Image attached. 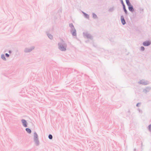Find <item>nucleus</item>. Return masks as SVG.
Returning a JSON list of instances; mask_svg holds the SVG:
<instances>
[{
	"mask_svg": "<svg viewBox=\"0 0 151 151\" xmlns=\"http://www.w3.org/2000/svg\"><path fill=\"white\" fill-rule=\"evenodd\" d=\"M1 58L4 60H6V59L4 55H2L1 56Z\"/></svg>",
	"mask_w": 151,
	"mask_h": 151,
	"instance_id": "obj_9",
	"label": "nucleus"
},
{
	"mask_svg": "<svg viewBox=\"0 0 151 151\" xmlns=\"http://www.w3.org/2000/svg\"><path fill=\"white\" fill-rule=\"evenodd\" d=\"M34 136L36 138H37V135L36 133H35L34 134Z\"/></svg>",
	"mask_w": 151,
	"mask_h": 151,
	"instance_id": "obj_10",
	"label": "nucleus"
},
{
	"mask_svg": "<svg viewBox=\"0 0 151 151\" xmlns=\"http://www.w3.org/2000/svg\"><path fill=\"white\" fill-rule=\"evenodd\" d=\"M93 17L94 18H96L97 17V16L95 14H93Z\"/></svg>",
	"mask_w": 151,
	"mask_h": 151,
	"instance_id": "obj_12",
	"label": "nucleus"
},
{
	"mask_svg": "<svg viewBox=\"0 0 151 151\" xmlns=\"http://www.w3.org/2000/svg\"><path fill=\"white\" fill-rule=\"evenodd\" d=\"M123 9L124 10V12H125L126 14H127V11L125 8V5H123Z\"/></svg>",
	"mask_w": 151,
	"mask_h": 151,
	"instance_id": "obj_8",
	"label": "nucleus"
},
{
	"mask_svg": "<svg viewBox=\"0 0 151 151\" xmlns=\"http://www.w3.org/2000/svg\"><path fill=\"white\" fill-rule=\"evenodd\" d=\"M5 55L7 57H9V55L7 53H6Z\"/></svg>",
	"mask_w": 151,
	"mask_h": 151,
	"instance_id": "obj_15",
	"label": "nucleus"
},
{
	"mask_svg": "<svg viewBox=\"0 0 151 151\" xmlns=\"http://www.w3.org/2000/svg\"><path fill=\"white\" fill-rule=\"evenodd\" d=\"M9 53H10V52H10V51H9Z\"/></svg>",
	"mask_w": 151,
	"mask_h": 151,
	"instance_id": "obj_18",
	"label": "nucleus"
},
{
	"mask_svg": "<svg viewBox=\"0 0 151 151\" xmlns=\"http://www.w3.org/2000/svg\"><path fill=\"white\" fill-rule=\"evenodd\" d=\"M59 49L62 51H65L66 50V49L64 47H63V46H59Z\"/></svg>",
	"mask_w": 151,
	"mask_h": 151,
	"instance_id": "obj_5",
	"label": "nucleus"
},
{
	"mask_svg": "<svg viewBox=\"0 0 151 151\" xmlns=\"http://www.w3.org/2000/svg\"><path fill=\"white\" fill-rule=\"evenodd\" d=\"M128 8L129 10L131 12H133L134 11V9L132 6L130 5L128 6Z\"/></svg>",
	"mask_w": 151,
	"mask_h": 151,
	"instance_id": "obj_4",
	"label": "nucleus"
},
{
	"mask_svg": "<svg viewBox=\"0 0 151 151\" xmlns=\"http://www.w3.org/2000/svg\"><path fill=\"white\" fill-rule=\"evenodd\" d=\"M121 2L123 6V5H124V2L122 0H121Z\"/></svg>",
	"mask_w": 151,
	"mask_h": 151,
	"instance_id": "obj_14",
	"label": "nucleus"
},
{
	"mask_svg": "<svg viewBox=\"0 0 151 151\" xmlns=\"http://www.w3.org/2000/svg\"><path fill=\"white\" fill-rule=\"evenodd\" d=\"M121 22L122 23V24L124 25V24L126 22L125 21L124 19V18L123 16H122L121 17Z\"/></svg>",
	"mask_w": 151,
	"mask_h": 151,
	"instance_id": "obj_3",
	"label": "nucleus"
},
{
	"mask_svg": "<svg viewBox=\"0 0 151 151\" xmlns=\"http://www.w3.org/2000/svg\"><path fill=\"white\" fill-rule=\"evenodd\" d=\"M48 137H49V138L50 139H52V136L51 134H50L49 135Z\"/></svg>",
	"mask_w": 151,
	"mask_h": 151,
	"instance_id": "obj_11",
	"label": "nucleus"
},
{
	"mask_svg": "<svg viewBox=\"0 0 151 151\" xmlns=\"http://www.w3.org/2000/svg\"><path fill=\"white\" fill-rule=\"evenodd\" d=\"M22 122L23 124V125L25 127H27V122L26 120L24 119H22Z\"/></svg>",
	"mask_w": 151,
	"mask_h": 151,
	"instance_id": "obj_2",
	"label": "nucleus"
},
{
	"mask_svg": "<svg viewBox=\"0 0 151 151\" xmlns=\"http://www.w3.org/2000/svg\"><path fill=\"white\" fill-rule=\"evenodd\" d=\"M26 130L29 133H30L31 132V130L29 128H26Z\"/></svg>",
	"mask_w": 151,
	"mask_h": 151,
	"instance_id": "obj_7",
	"label": "nucleus"
},
{
	"mask_svg": "<svg viewBox=\"0 0 151 151\" xmlns=\"http://www.w3.org/2000/svg\"><path fill=\"white\" fill-rule=\"evenodd\" d=\"M127 5L129 6L131 5L129 0H125Z\"/></svg>",
	"mask_w": 151,
	"mask_h": 151,
	"instance_id": "obj_6",
	"label": "nucleus"
},
{
	"mask_svg": "<svg viewBox=\"0 0 151 151\" xmlns=\"http://www.w3.org/2000/svg\"><path fill=\"white\" fill-rule=\"evenodd\" d=\"M150 41H147L144 42L143 43V45L145 46H147L150 45Z\"/></svg>",
	"mask_w": 151,
	"mask_h": 151,
	"instance_id": "obj_1",
	"label": "nucleus"
},
{
	"mask_svg": "<svg viewBox=\"0 0 151 151\" xmlns=\"http://www.w3.org/2000/svg\"><path fill=\"white\" fill-rule=\"evenodd\" d=\"M49 37L50 38H52V36L51 35H49Z\"/></svg>",
	"mask_w": 151,
	"mask_h": 151,
	"instance_id": "obj_17",
	"label": "nucleus"
},
{
	"mask_svg": "<svg viewBox=\"0 0 151 151\" xmlns=\"http://www.w3.org/2000/svg\"><path fill=\"white\" fill-rule=\"evenodd\" d=\"M85 16H86V17H87V18H88V14H85Z\"/></svg>",
	"mask_w": 151,
	"mask_h": 151,
	"instance_id": "obj_16",
	"label": "nucleus"
},
{
	"mask_svg": "<svg viewBox=\"0 0 151 151\" xmlns=\"http://www.w3.org/2000/svg\"><path fill=\"white\" fill-rule=\"evenodd\" d=\"M144 49H145V48L143 47H141V50H142V51H143V50H144Z\"/></svg>",
	"mask_w": 151,
	"mask_h": 151,
	"instance_id": "obj_13",
	"label": "nucleus"
}]
</instances>
